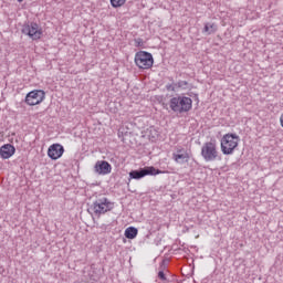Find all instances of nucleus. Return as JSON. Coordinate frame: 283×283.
I'll return each instance as SVG.
<instances>
[{
    "label": "nucleus",
    "mask_w": 283,
    "mask_h": 283,
    "mask_svg": "<svg viewBox=\"0 0 283 283\" xmlns=\"http://www.w3.org/2000/svg\"><path fill=\"white\" fill-rule=\"evenodd\" d=\"M112 8H123L125 3H127V0H109Z\"/></svg>",
    "instance_id": "obj_15"
},
{
    "label": "nucleus",
    "mask_w": 283,
    "mask_h": 283,
    "mask_svg": "<svg viewBox=\"0 0 283 283\" xmlns=\"http://www.w3.org/2000/svg\"><path fill=\"white\" fill-rule=\"evenodd\" d=\"M18 3H23V0H17Z\"/></svg>",
    "instance_id": "obj_18"
},
{
    "label": "nucleus",
    "mask_w": 283,
    "mask_h": 283,
    "mask_svg": "<svg viewBox=\"0 0 283 283\" xmlns=\"http://www.w3.org/2000/svg\"><path fill=\"white\" fill-rule=\"evenodd\" d=\"M65 154V148L61 144H53L48 149V156L51 160H59Z\"/></svg>",
    "instance_id": "obj_10"
},
{
    "label": "nucleus",
    "mask_w": 283,
    "mask_h": 283,
    "mask_svg": "<svg viewBox=\"0 0 283 283\" xmlns=\"http://www.w3.org/2000/svg\"><path fill=\"white\" fill-rule=\"evenodd\" d=\"M112 209H114V202L107 199V197L96 199L90 208V210L98 218L99 216L107 213V211H112Z\"/></svg>",
    "instance_id": "obj_4"
},
{
    "label": "nucleus",
    "mask_w": 283,
    "mask_h": 283,
    "mask_svg": "<svg viewBox=\"0 0 283 283\" xmlns=\"http://www.w3.org/2000/svg\"><path fill=\"white\" fill-rule=\"evenodd\" d=\"M217 31H218V27L216 24L213 23L205 24L203 32H206L207 34H216Z\"/></svg>",
    "instance_id": "obj_14"
},
{
    "label": "nucleus",
    "mask_w": 283,
    "mask_h": 283,
    "mask_svg": "<svg viewBox=\"0 0 283 283\" xmlns=\"http://www.w3.org/2000/svg\"><path fill=\"white\" fill-rule=\"evenodd\" d=\"M220 145L223 156H231L233 151L238 149V145H240V136H238V134L228 133L222 136Z\"/></svg>",
    "instance_id": "obj_2"
},
{
    "label": "nucleus",
    "mask_w": 283,
    "mask_h": 283,
    "mask_svg": "<svg viewBox=\"0 0 283 283\" xmlns=\"http://www.w3.org/2000/svg\"><path fill=\"white\" fill-rule=\"evenodd\" d=\"M134 61L139 70H150V67H154V55L147 51H138L135 54Z\"/></svg>",
    "instance_id": "obj_5"
},
{
    "label": "nucleus",
    "mask_w": 283,
    "mask_h": 283,
    "mask_svg": "<svg viewBox=\"0 0 283 283\" xmlns=\"http://www.w3.org/2000/svg\"><path fill=\"white\" fill-rule=\"evenodd\" d=\"M135 45L137 48H140L143 45V39L138 38V39H135Z\"/></svg>",
    "instance_id": "obj_17"
},
{
    "label": "nucleus",
    "mask_w": 283,
    "mask_h": 283,
    "mask_svg": "<svg viewBox=\"0 0 283 283\" xmlns=\"http://www.w3.org/2000/svg\"><path fill=\"white\" fill-rule=\"evenodd\" d=\"M43 101H45V91L43 90L31 91L25 96V103L30 106L40 105Z\"/></svg>",
    "instance_id": "obj_8"
},
{
    "label": "nucleus",
    "mask_w": 283,
    "mask_h": 283,
    "mask_svg": "<svg viewBox=\"0 0 283 283\" xmlns=\"http://www.w3.org/2000/svg\"><path fill=\"white\" fill-rule=\"evenodd\" d=\"M22 34L31 38L32 41H39L43 36V29L36 22H29L22 27Z\"/></svg>",
    "instance_id": "obj_6"
},
{
    "label": "nucleus",
    "mask_w": 283,
    "mask_h": 283,
    "mask_svg": "<svg viewBox=\"0 0 283 283\" xmlns=\"http://www.w3.org/2000/svg\"><path fill=\"white\" fill-rule=\"evenodd\" d=\"M158 277H159V280H161L163 282H166V280H167V276L165 275V272H164V271H159V272H158Z\"/></svg>",
    "instance_id": "obj_16"
},
{
    "label": "nucleus",
    "mask_w": 283,
    "mask_h": 283,
    "mask_svg": "<svg viewBox=\"0 0 283 283\" xmlns=\"http://www.w3.org/2000/svg\"><path fill=\"white\" fill-rule=\"evenodd\" d=\"M172 160L177 165H185V163H189L191 160V155H189V151L185 147H177L176 151L172 153Z\"/></svg>",
    "instance_id": "obj_9"
},
{
    "label": "nucleus",
    "mask_w": 283,
    "mask_h": 283,
    "mask_svg": "<svg viewBox=\"0 0 283 283\" xmlns=\"http://www.w3.org/2000/svg\"><path fill=\"white\" fill-rule=\"evenodd\" d=\"M124 235L125 238H127V240H134V238L138 235V229H136L135 227H128L126 228Z\"/></svg>",
    "instance_id": "obj_13"
},
{
    "label": "nucleus",
    "mask_w": 283,
    "mask_h": 283,
    "mask_svg": "<svg viewBox=\"0 0 283 283\" xmlns=\"http://www.w3.org/2000/svg\"><path fill=\"white\" fill-rule=\"evenodd\" d=\"M169 107L175 114H187L193 107V99L185 95H178L170 98Z\"/></svg>",
    "instance_id": "obj_1"
},
{
    "label": "nucleus",
    "mask_w": 283,
    "mask_h": 283,
    "mask_svg": "<svg viewBox=\"0 0 283 283\" xmlns=\"http://www.w3.org/2000/svg\"><path fill=\"white\" fill-rule=\"evenodd\" d=\"M17 153V148H14L11 144H4L0 147V156L3 160H8L12 158V155Z\"/></svg>",
    "instance_id": "obj_12"
},
{
    "label": "nucleus",
    "mask_w": 283,
    "mask_h": 283,
    "mask_svg": "<svg viewBox=\"0 0 283 283\" xmlns=\"http://www.w3.org/2000/svg\"><path fill=\"white\" fill-rule=\"evenodd\" d=\"M160 174H164V171L156 169L154 166H148L140 168L139 170H132L129 172V178L133 180H140L142 178H145V176H158Z\"/></svg>",
    "instance_id": "obj_7"
},
{
    "label": "nucleus",
    "mask_w": 283,
    "mask_h": 283,
    "mask_svg": "<svg viewBox=\"0 0 283 283\" xmlns=\"http://www.w3.org/2000/svg\"><path fill=\"white\" fill-rule=\"evenodd\" d=\"M201 157L206 163H216V160H221L220 151H218V145H216V142H207L202 145Z\"/></svg>",
    "instance_id": "obj_3"
},
{
    "label": "nucleus",
    "mask_w": 283,
    "mask_h": 283,
    "mask_svg": "<svg viewBox=\"0 0 283 283\" xmlns=\"http://www.w3.org/2000/svg\"><path fill=\"white\" fill-rule=\"evenodd\" d=\"M94 169L99 176H107V174H112V165L106 160L97 161Z\"/></svg>",
    "instance_id": "obj_11"
}]
</instances>
